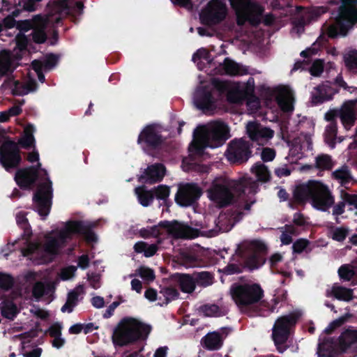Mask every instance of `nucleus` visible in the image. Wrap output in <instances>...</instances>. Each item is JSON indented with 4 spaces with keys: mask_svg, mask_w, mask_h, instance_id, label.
Segmentation results:
<instances>
[{
    "mask_svg": "<svg viewBox=\"0 0 357 357\" xmlns=\"http://www.w3.org/2000/svg\"><path fill=\"white\" fill-rule=\"evenodd\" d=\"M293 199L299 204L310 199L313 207L321 211H327L334 204V196L328 186L317 181L298 185L294 190Z\"/></svg>",
    "mask_w": 357,
    "mask_h": 357,
    "instance_id": "1",
    "label": "nucleus"
},
{
    "mask_svg": "<svg viewBox=\"0 0 357 357\" xmlns=\"http://www.w3.org/2000/svg\"><path fill=\"white\" fill-rule=\"evenodd\" d=\"M257 185L250 178H243L238 181H233L229 185L225 183L213 182L208 189V198L220 207L230 205L235 196L241 197L246 190L248 193L255 192Z\"/></svg>",
    "mask_w": 357,
    "mask_h": 357,
    "instance_id": "2",
    "label": "nucleus"
},
{
    "mask_svg": "<svg viewBox=\"0 0 357 357\" xmlns=\"http://www.w3.org/2000/svg\"><path fill=\"white\" fill-rule=\"evenodd\" d=\"M151 331L150 325L138 319L126 317L123 318L114 329L112 340L115 346L123 347L145 340Z\"/></svg>",
    "mask_w": 357,
    "mask_h": 357,
    "instance_id": "3",
    "label": "nucleus"
},
{
    "mask_svg": "<svg viewBox=\"0 0 357 357\" xmlns=\"http://www.w3.org/2000/svg\"><path fill=\"white\" fill-rule=\"evenodd\" d=\"M230 294L242 313L251 314L254 312L252 307L264 296V291L261 285L256 282H235L231 285Z\"/></svg>",
    "mask_w": 357,
    "mask_h": 357,
    "instance_id": "4",
    "label": "nucleus"
},
{
    "mask_svg": "<svg viewBox=\"0 0 357 357\" xmlns=\"http://www.w3.org/2000/svg\"><path fill=\"white\" fill-rule=\"evenodd\" d=\"M212 84L220 93H226L227 99L231 103L239 104L245 101L248 105L259 103V99L255 94V79L252 77L242 86L231 87L229 82L218 79H213Z\"/></svg>",
    "mask_w": 357,
    "mask_h": 357,
    "instance_id": "5",
    "label": "nucleus"
},
{
    "mask_svg": "<svg viewBox=\"0 0 357 357\" xmlns=\"http://www.w3.org/2000/svg\"><path fill=\"white\" fill-rule=\"evenodd\" d=\"M201 135L200 142H195L194 148L199 154L204 151L206 146L216 148L222 146L229 137V129L226 123L222 121H215Z\"/></svg>",
    "mask_w": 357,
    "mask_h": 357,
    "instance_id": "6",
    "label": "nucleus"
},
{
    "mask_svg": "<svg viewBox=\"0 0 357 357\" xmlns=\"http://www.w3.org/2000/svg\"><path fill=\"white\" fill-rule=\"evenodd\" d=\"M301 315V312L296 310L281 316L275 320L272 329V337L280 353L285 350V348H281L280 345L287 341L291 328L296 326Z\"/></svg>",
    "mask_w": 357,
    "mask_h": 357,
    "instance_id": "7",
    "label": "nucleus"
},
{
    "mask_svg": "<svg viewBox=\"0 0 357 357\" xmlns=\"http://www.w3.org/2000/svg\"><path fill=\"white\" fill-rule=\"evenodd\" d=\"M97 225L95 222H89L83 220H70L63 229L60 231L58 237L60 245L68 240H71L73 236L77 234L82 236L87 243H96L98 237L93 229Z\"/></svg>",
    "mask_w": 357,
    "mask_h": 357,
    "instance_id": "8",
    "label": "nucleus"
},
{
    "mask_svg": "<svg viewBox=\"0 0 357 357\" xmlns=\"http://www.w3.org/2000/svg\"><path fill=\"white\" fill-rule=\"evenodd\" d=\"M331 4L338 7L336 22L340 27L341 33L347 35L349 29L357 23V0H331Z\"/></svg>",
    "mask_w": 357,
    "mask_h": 357,
    "instance_id": "9",
    "label": "nucleus"
},
{
    "mask_svg": "<svg viewBox=\"0 0 357 357\" xmlns=\"http://www.w3.org/2000/svg\"><path fill=\"white\" fill-rule=\"evenodd\" d=\"M160 227L166 229L167 231L179 238H194L198 236V230L190 226L178 222L176 220L170 222L168 220L160 221L158 225H154L150 229H144L143 231H148V234H142L143 238L149 236L157 237L160 235Z\"/></svg>",
    "mask_w": 357,
    "mask_h": 357,
    "instance_id": "10",
    "label": "nucleus"
},
{
    "mask_svg": "<svg viewBox=\"0 0 357 357\" xmlns=\"http://www.w3.org/2000/svg\"><path fill=\"white\" fill-rule=\"evenodd\" d=\"M47 17L51 22L59 25L64 17L71 15L73 11L82 13L84 4L75 0H59L47 4Z\"/></svg>",
    "mask_w": 357,
    "mask_h": 357,
    "instance_id": "11",
    "label": "nucleus"
},
{
    "mask_svg": "<svg viewBox=\"0 0 357 357\" xmlns=\"http://www.w3.org/2000/svg\"><path fill=\"white\" fill-rule=\"evenodd\" d=\"M268 248L258 240L252 241L242 253L244 267L252 271L262 266L266 262Z\"/></svg>",
    "mask_w": 357,
    "mask_h": 357,
    "instance_id": "12",
    "label": "nucleus"
},
{
    "mask_svg": "<svg viewBox=\"0 0 357 357\" xmlns=\"http://www.w3.org/2000/svg\"><path fill=\"white\" fill-rule=\"evenodd\" d=\"M52 198V183L49 178H47L45 182L38 185L33 196L35 210L43 220H45L50 213Z\"/></svg>",
    "mask_w": 357,
    "mask_h": 357,
    "instance_id": "13",
    "label": "nucleus"
},
{
    "mask_svg": "<svg viewBox=\"0 0 357 357\" xmlns=\"http://www.w3.org/2000/svg\"><path fill=\"white\" fill-rule=\"evenodd\" d=\"M164 142L163 136L155 124L146 125L137 137V144L148 154L160 149Z\"/></svg>",
    "mask_w": 357,
    "mask_h": 357,
    "instance_id": "14",
    "label": "nucleus"
},
{
    "mask_svg": "<svg viewBox=\"0 0 357 357\" xmlns=\"http://www.w3.org/2000/svg\"><path fill=\"white\" fill-rule=\"evenodd\" d=\"M227 14L225 0H211L200 13L201 23L204 25H215L223 21Z\"/></svg>",
    "mask_w": 357,
    "mask_h": 357,
    "instance_id": "15",
    "label": "nucleus"
},
{
    "mask_svg": "<svg viewBox=\"0 0 357 357\" xmlns=\"http://www.w3.org/2000/svg\"><path fill=\"white\" fill-rule=\"evenodd\" d=\"M22 161L18 144L11 139L6 140L0 147V163L7 171L16 169Z\"/></svg>",
    "mask_w": 357,
    "mask_h": 357,
    "instance_id": "16",
    "label": "nucleus"
},
{
    "mask_svg": "<svg viewBox=\"0 0 357 357\" xmlns=\"http://www.w3.org/2000/svg\"><path fill=\"white\" fill-rule=\"evenodd\" d=\"M251 144L243 139H235L230 142L227 150V158L234 164L241 165L247 162L252 156Z\"/></svg>",
    "mask_w": 357,
    "mask_h": 357,
    "instance_id": "17",
    "label": "nucleus"
},
{
    "mask_svg": "<svg viewBox=\"0 0 357 357\" xmlns=\"http://www.w3.org/2000/svg\"><path fill=\"white\" fill-rule=\"evenodd\" d=\"M202 195V190L197 183H188L178 187L175 202L181 206H190L196 203Z\"/></svg>",
    "mask_w": 357,
    "mask_h": 357,
    "instance_id": "18",
    "label": "nucleus"
},
{
    "mask_svg": "<svg viewBox=\"0 0 357 357\" xmlns=\"http://www.w3.org/2000/svg\"><path fill=\"white\" fill-rule=\"evenodd\" d=\"M247 134L252 142L259 145H264L268 140L273 138L274 131L269 128L264 127L255 121H250L247 126Z\"/></svg>",
    "mask_w": 357,
    "mask_h": 357,
    "instance_id": "19",
    "label": "nucleus"
},
{
    "mask_svg": "<svg viewBox=\"0 0 357 357\" xmlns=\"http://www.w3.org/2000/svg\"><path fill=\"white\" fill-rule=\"evenodd\" d=\"M195 103L204 113L213 112L216 109V99L212 91L207 86H202L197 90Z\"/></svg>",
    "mask_w": 357,
    "mask_h": 357,
    "instance_id": "20",
    "label": "nucleus"
},
{
    "mask_svg": "<svg viewBox=\"0 0 357 357\" xmlns=\"http://www.w3.org/2000/svg\"><path fill=\"white\" fill-rule=\"evenodd\" d=\"M339 93V89L331 85V83L319 84L314 88L311 93V102L312 105H317L333 99V96Z\"/></svg>",
    "mask_w": 357,
    "mask_h": 357,
    "instance_id": "21",
    "label": "nucleus"
},
{
    "mask_svg": "<svg viewBox=\"0 0 357 357\" xmlns=\"http://www.w3.org/2000/svg\"><path fill=\"white\" fill-rule=\"evenodd\" d=\"M38 179L34 167H28L19 169L15 175V180L17 185L23 190L31 189Z\"/></svg>",
    "mask_w": 357,
    "mask_h": 357,
    "instance_id": "22",
    "label": "nucleus"
},
{
    "mask_svg": "<svg viewBox=\"0 0 357 357\" xmlns=\"http://www.w3.org/2000/svg\"><path fill=\"white\" fill-rule=\"evenodd\" d=\"M165 175V167L161 163L148 166L144 174L139 177V181L148 184L160 182Z\"/></svg>",
    "mask_w": 357,
    "mask_h": 357,
    "instance_id": "23",
    "label": "nucleus"
},
{
    "mask_svg": "<svg viewBox=\"0 0 357 357\" xmlns=\"http://www.w3.org/2000/svg\"><path fill=\"white\" fill-rule=\"evenodd\" d=\"M340 352L344 353L357 345V329L349 326L337 338Z\"/></svg>",
    "mask_w": 357,
    "mask_h": 357,
    "instance_id": "24",
    "label": "nucleus"
},
{
    "mask_svg": "<svg viewBox=\"0 0 357 357\" xmlns=\"http://www.w3.org/2000/svg\"><path fill=\"white\" fill-rule=\"evenodd\" d=\"M218 72L220 74L230 76H239L248 73V69L245 66L235 62L229 57L225 58L223 63L220 64Z\"/></svg>",
    "mask_w": 357,
    "mask_h": 357,
    "instance_id": "25",
    "label": "nucleus"
},
{
    "mask_svg": "<svg viewBox=\"0 0 357 357\" xmlns=\"http://www.w3.org/2000/svg\"><path fill=\"white\" fill-rule=\"evenodd\" d=\"M15 69L13 55L10 50H0V79L12 74Z\"/></svg>",
    "mask_w": 357,
    "mask_h": 357,
    "instance_id": "26",
    "label": "nucleus"
},
{
    "mask_svg": "<svg viewBox=\"0 0 357 357\" xmlns=\"http://www.w3.org/2000/svg\"><path fill=\"white\" fill-rule=\"evenodd\" d=\"M340 351L337 338L325 337L318 346L319 357H334Z\"/></svg>",
    "mask_w": 357,
    "mask_h": 357,
    "instance_id": "27",
    "label": "nucleus"
},
{
    "mask_svg": "<svg viewBox=\"0 0 357 357\" xmlns=\"http://www.w3.org/2000/svg\"><path fill=\"white\" fill-rule=\"evenodd\" d=\"M174 278L178 282L182 292L191 294L195 290L196 282L194 273L192 274L176 273L174 275Z\"/></svg>",
    "mask_w": 357,
    "mask_h": 357,
    "instance_id": "28",
    "label": "nucleus"
},
{
    "mask_svg": "<svg viewBox=\"0 0 357 357\" xmlns=\"http://www.w3.org/2000/svg\"><path fill=\"white\" fill-rule=\"evenodd\" d=\"M202 341L204 347L210 351L218 350L223 344L222 338L218 332L208 333Z\"/></svg>",
    "mask_w": 357,
    "mask_h": 357,
    "instance_id": "29",
    "label": "nucleus"
},
{
    "mask_svg": "<svg viewBox=\"0 0 357 357\" xmlns=\"http://www.w3.org/2000/svg\"><path fill=\"white\" fill-rule=\"evenodd\" d=\"M339 117L344 128L349 129L354 126L356 121L354 108L351 105H344L339 111Z\"/></svg>",
    "mask_w": 357,
    "mask_h": 357,
    "instance_id": "30",
    "label": "nucleus"
},
{
    "mask_svg": "<svg viewBox=\"0 0 357 357\" xmlns=\"http://www.w3.org/2000/svg\"><path fill=\"white\" fill-rule=\"evenodd\" d=\"M135 193L137 195L139 203L144 207L150 206L154 199L153 191L148 190L145 185L135 188Z\"/></svg>",
    "mask_w": 357,
    "mask_h": 357,
    "instance_id": "31",
    "label": "nucleus"
},
{
    "mask_svg": "<svg viewBox=\"0 0 357 357\" xmlns=\"http://www.w3.org/2000/svg\"><path fill=\"white\" fill-rule=\"evenodd\" d=\"M36 129L33 125L28 123L24 128L23 135L18 140V144L22 148L29 149L35 146V138L33 133Z\"/></svg>",
    "mask_w": 357,
    "mask_h": 357,
    "instance_id": "32",
    "label": "nucleus"
},
{
    "mask_svg": "<svg viewBox=\"0 0 357 357\" xmlns=\"http://www.w3.org/2000/svg\"><path fill=\"white\" fill-rule=\"evenodd\" d=\"M61 247L59 239L51 238L47 241L43 245L44 252L49 255L47 259H42L41 263H49L52 261L54 257L58 255Z\"/></svg>",
    "mask_w": 357,
    "mask_h": 357,
    "instance_id": "33",
    "label": "nucleus"
},
{
    "mask_svg": "<svg viewBox=\"0 0 357 357\" xmlns=\"http://www.w3.org/2000/svg\"><path fill=\"white\" fill-rule=\"evenodd\" d=\"M178 264L185 267H194L198 264L197 255L190 250H181L176 256Z\"/></svg>",
    "mask_w": 357,
    "mask_h": 357,
    "instance_id": "34",
    "label": "nucleus"
},
{
    "mask_svg": "<svg viewBox=\"0 0 357 357\" xmlns=\"http://www.w3.org/2000/svg\"><path fill=\"white\" fill-rule=\"evenodd\" d=\"M331 295L339 301L349 302L354 298V291L335 284L332 287Z\"/></svg>",
    "mask_w": 357,
    "mask_h": 357,
    "instance_id": "35",
    "label": "nucleus"
},
{
    "mask_svg": "<svg viewBox=\"0 0 357 357\" xmlns=\"http://www.w3.org/2000/svg\"><path fill=\"white\" fill-rule=\"evenodd\" d=\"M0 310L1 315L9 320H13L19 313L17 305L10 300L1 302Z\"/></svg>",
    "mask_w": 357,
    "mask_h": 357,
    "instance_id": "36",
    "label": "nucleus"
},
{
    "mask_svg": "<svg viewBox=\"0 0 357 357\" xmlns=\"http://www.w3.org/2000/svg\"><path fill=\"white\" fill-rule=\"evenodd\" d=\"M45 29V22L42 18H40V22H38L31 33L32 40L35 43L43 44L47 40V36Z\"/></svg>",
    "mask_w": 357,
    "mask_h": 357,
    "instance_id": "37",
    "label": "nucleus"
},
{
    "mask_svg": "<svg viewBox=\"0 0 357 357\" xmlns=\"http://www.w3.org/2000/svg\"><path fill=\"white\" fill-rule=\"evenodd\" d=\"M275 310V306L271 305V303L266 301H260L254 307H252L253 314H248L250 317L260 316L268 317Z\"/></svg>",
    "mask_w": 357,
    "mask_h": 357,
    "instance_id": "38",
    "label": "nucleus"
},
{
    "mask_svg": "<svg viewBox=\"0 0 357 357\" xmlns=\"http://www.w3.org/2000/svg\"><path fill=\"white\" fill-rule=\"evenodd\" d=\"M158 300L160 302L158 305L162 306L167 305L172 301L176 300L179 296V293L177 289L174 287H164L160 291Z\"/></svg>",
    "mask_w": 357,
    "mask_h": 357,
    "instance_id": "39",
    "label": "nucleus"
},
{
    "mask_svg": "<svg viewBox=\"0 0 357 357\" xmlns=\"http://www.w3.org/2000/svg\"><path fill=\"white\" fill-rule=\"evenodd\" d=\"M275 100L279 107L284 112H288L293 110L294 107L289 100V92L285 89H280L278 91Z\"/></svg>",
    "mask_w": 357,
    "mask_h": 357,
    "instance_id": "40",
    "label": "nucleus"
},
{
    "mask_svg": "<svg viewBox=\"0 0 357 357\" xmlns=\"http://www.w3.org/2000/svg\"><path fill=\"white\" fill-rule=\"evenodd\" d=\"M80 288L82 289V286H79L77 289L70 291L68 294L67 300L65 304L61 307V312H72L73 308L77 305L78 302V298L80 294V291H78V289Z\"/></svg>",
    "mask_w": 357,
    "mask_h": 357,
    "instance_id": "41",
    "label": "nucleus"
},
{
    "mask_svg": "<svg viewBox=\"0 0 357 357\" xmlns=\"http://www.w3.org/2000/svg\"><path fill=\"white\" fill-rule=\"evenodd\" d=\"M251 171L254 173L258 181L267 182L270 180L271 174L268 167L263 163L258 162L252 167Z\"/></svg>",
    "mask_w": 357,
    "mask_h": 357,
    "instance_id": "42",
    "label": "nucleus"
},
{
    "mask_svg": "<svg viewBox=\"0 0 357 357\" xmlns=\"http://www.w3.org/2000/svg\"><path fill=\"white\" fill-rule=\"evenodd\" d=\"M199 312L202 313L205 317H219L224 315L220 307L216 304L206 303L202 305L198 308Z\"/></svg>",
    "mask_w": 357,
    "mask_h": 357,
    "instance_id": "43",
    "label": "nucleus"
},
{
    "mask_svg": "<svg viewBox=\"0 0 357 357\" xmlns=\"http://www.w3.org/2000/svg\"><path fill=\"white\" fill-rule=\"evenodd\" d=\"M52 285L43 282H36L32 287V296L37 300L40 299L51 291Z\"/></svg>",
    "mask_w": 357,
    "mask_h": 357,
    "instance_id": "44",
    "label": "nucleus"
},
{
    "mask_svg": "<svg viewBox=\"0 0 357 357\" xmlns=\"http://www.w3.org/2000/svg\"><path fill=\"white\" fill-rule=\"evenodd\" d=\"M196 284L206 287L213 283V275L207 271L194 272Z\"/></svg>",
    "mask_w": 357,
    "mask_h": 357,
    "instance_id": "45",
    "label": "nucleus"
},
{
    "mask_svg": "<svg viewBox=\"0 0 357 357\" xmlns=\"http://www.w3.org/2000/svg\"><path fill=\"white\" fill-rule=\"evenodd\" d=\"M344 62L347 68L352 72L357 73V50H349L344 55Z\"/></svg>",
    "mask_w": 357,
    "mask_h": 357,
    "instance_id": "46",
    "label": "nucleus"
},
{
    "mask_svg": "<svg viewBox=\"0 0 357 357\" xmlns=\"http://www.w3.org/2000/svg\"><path fill=\"white\" fill-rule=\"evenodd\" d=\"M328 231L331 238L337 242L344 241L349 233V229L344 227L331 226Z\"/></svg>",
    "mask_w": 357,
    "mask_h": 357,
    "instance_id": "47",
    "label": "nucleus"
},
{
    "mask_svg": "<svg viewBox=\"0 0 357 357\" xmlns=\"http://www.w3.org/2000/svg\"><path fill=\"white\" fill-rule=\"evenodd\" d=\"M333 176L344 185L348 184L352 178L350 171L346 165H344L341 168L333 172Z\"/></svg>",
    "mask_w": 357,
    "mask_h": 357,
    "instance_id": "48",
    "label": "nucleus"
},
{
    "mask_svg": "<svg viewBox=\"0 0 357 357\" xmlns=\"http://www.w3.org/2000/svg\"><path fill=\"white\" fill-rule=\"evenodd\" d=\"M40 18L41 17L39 15H36L33 20L17 21L16 28L20 31V33L26 32L29 30L33 31L38 22H40Z\"/></svg>",
    "mask_w": 357,
    "mask_h": 357,
    "instance_id": "49",
    "label": "nucleus"
},
{
    "mask_svg": "<svg viewBox=\"0 0 357 357\" xmlns=\"http://www.w3.org/2000/svg\"><path fill=\"white\" fill-rule=\"evenodd\" d=\"M331 157L326 154L318 155L316 158V167L322 170H330L333 167Z\"/></svg>",
    "mask_w": 357,
    "mask_h": 357,
    "instance_id": "50",
    "label": "nucleus"
},
{
    "mask_svg": "<svg viewBox=\"0 0 357 357\" xmlns=\"http://www.w3.org/2000/svg\"><path fill=\"white\" fill-rule=\"evenodd\" d=\"M346 194H349V193L347 192L342 191L341 197H342V201L339 202L336 204H335V203H334L332 205V206H333V215L335 216V222L337 224H339L340 222L338 215L343 214L345 211V206H346V203H347V201H346L344 199V196Z\"/></svg>",
    "mask_w": 357,
    "mask_h": 357,
    "instance_id": "51",
    "label": "nucleus"
},
{
    "mask_svg": "<svg viewBox=\"0 0 357 357\" xmlns=\"http://www.w3.org/2000/svg\"><path fill=\"white\" fill-rule=\"evenodd\" d=\"M15 284L14 278L8 273L0 272V289L8 291L10 290Z\"/></svg>",
    "mask_w": 357,
    "mask_h": 357,
    "instance_id": "52",
    "label": "nucleus"
},
{
    "mask_svg": "<svg viewBox=\"0 0 357 357\" xmlns=\"http://www.w3.org/2000/svg\"><path fill=\"white\" fill-rule=\"evenodd\" d=\"M338 275L341 280L350 281L355 276L356 271L350 265L344 264L339 268Z\"/></svg>",
    "mask_w": 357,
    "mask_h": 357,
    "instance_id": "53",
    "label": "nucleus"
},
{
    "mask_svg": "<svg viewBox=\"0 0 357 357\" xmlns=\"http://www.w3.org/2000/svg\"><path fill=\"white\" fill-rule=\"evenodd\" d=\"M154 198L166 201L169 196L170 189L165 185H159L152 189Z\"/></svg>",
    "mask_w": 357,
    "mask_h": 357,
    "instance_id": "54",
    "label": "nucleus"
},
{
    "mask_svg": "<svg viewBox=\"0 0 357 357\" xmlns=\"http://www.w3.org/2000/svg\"><path fill=\"white\" fill-rule=\"evenodd\" d=\"M310 243V241L305 238H300L296 240L292 245L294 252L301 254L305 250L307 253L310 252L311 250H307Z\"/></svg>",
    "mask_w": 357,
    "mask_h": 357,
    "instance_id": "55",
    "label": "nucleus"
},
{
    "mask_svg": "<svg viewBox=\"0 0 357 357\" xmlns=\"http://www.w3.org/2000/svg\"><path fill=\"white\" fill-rule=\"evenodd\" d=\"M192 61L194 62L199 61L202 59L211 63L212 61L211 55L210 52L204 47L197 50L192 55Z\"/></svg>",
    "mask_w": 357,
    "mask_h": 357,
    "instance_id": "56",
    "label": "nucleus"
},
{
    "mask_svg": "<svg viewBox=\"0 0 357 357\" xmlns=\"http://www.w3.org/2000/svg\"><path fill=\"white\" fill-rule=\"evenodd\" d=\"M59 61V57L56 54L50 53L45 56V59L43 61L45 71H49L54 68Z\"/></svg>",
    "mask_w": 357,
    "mask_h": 357,
    "instance_id": "57",
    "label": "nucleus"
},
{
    "mask_svg": "<svg viewBox=\"0 0 357 357\" xmlns=\"http://www.w3.org/2000/svg\"><path fill=\"white\" fill-rule=\"evenodd\" d=\"M324 63L321 59L315 60L310 68V73L314 77L320 76L324 71Z\"/></svg>",
    "mask_w": 357,
    "mask_h": 357,
    "instance_id": "58",
    "label": "nucleus"
},
{
    "mask_svg": "<svg viewBox=\"0 0 357 357\" xmlns=\"http://www.w3.org/2000/svg\"><path fill=\"white\" fill-rule=\"evenodd\" d=\"M42 0H19V6L23 10L29 12L35 11L37 8L38 3Z\"/></svg>",
    "mask_w": 357,
    "mask_h": 357,
    "instance_id": "59",
    "label": "nucleus"
},
{
    "mask_svg": "<svg viewBox=\"0 0 357 357\" xmlns=\"http://www.w3.org/2000/svg\"><path fill=\"white\" fill-rule=\"evenodd\" d=\"M138 274L142 279L147 281H153L155 279L153 270L146 266H140L138 268Z\"/></svg>",
    "mask_w": 357,
    "mask_h": 357,
    "instance_id": "60",
    "label": "nucleus"
},
{
    "mask_svg": "<svg viewBox=\"0 0 357 357\" xmlns=\"http://www.w3.org/2000/svg\"><path fill=\"white\" fill-rule=\"evenodd\" d=\"M16 47L21 51L27 48L29 39L24 33H19L15 37Z\"/></svg>",
    "mask_w": 357,
    "mask_h": 357,
    "instance_id": "61",
    "label": "nucleus"
},
{
    "mask_svg": "<svg viewBox=\"0 0 357 357\" xmlns=\"http://www.w3.org/2000/svg\"><path fill=\"white\" fill-rule=\"evenodd\" d=\"M231 6L236 11L244 10L249 8L250 0H229Z\"/></svg>",
    "mask_w": 357,
    "mask_h": 357,
    "instance_id": "62",
    "label": "nucleus"
},
{
    "mask_svg": "<svg viewBox=\"0 0 357 357\" xmlns=\"http://www.w3.org/2000/svg\"><path fill=\"white\" fill-rule=\"evenodd\" d=\"M327 6H317L311 10L309 13L310 20H317L321 15L328 12Z\"/></svg>",
    "mask_w": 357,
    "mask_h": 357,
    "instance_id": "63",
    "label": "nucleus"
},
{
    "mask_svg": "<svg viewBox=\"0 0 357 357\" xmlns=\"http://www.w3.org/2000/svg\"><path fill=\"white\" fill-rule=\"evenodd\" d=\"M327 6H317L311 10L309 13L310 20H317L321 15L328 12Z\"/></svg>",
    "mask_w": 357,
    "mask_h": 357,
    "instance_id": "64",
    "label": "nucleus"
}]
</instances>
